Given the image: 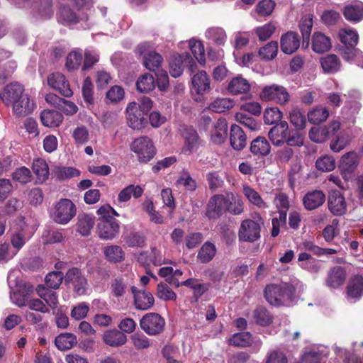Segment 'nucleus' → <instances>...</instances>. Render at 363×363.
Returning <instances> with one entry per match:
<instances>
[{
  "label": "nucleus",
  "mask_w": 363,
  "mask_h": 363,
  "mask_svg": "<svg viewBox=\"0 0 363 363\" xmlns=\"http://www.w3.org/2000/svg\"><path fill=\"white\" fill-rule=\"evenodd\" d=\"M0 99L6 106H11L13 113L18 116L30 113L35 106L28 94H24L23 85L17 82L7 84L0 92Z\"/></svg>",
  "instance_id": "f257e3e1"
},
{
  "label": "nucleus",
  "mask_w": 363,
  "mask_h": 363,
  "mask_svg": "<svg viewBox=\"0 0 363 363\" xmlns=\"http://www.w3.org/2000/svg\"><path fill=\"white\" fill-rule=\"evenodd\" d=\"M77 207L68 199H61L52 208L50 212L54 222L60 225H66L76 216Z\"/></svg>",
  "instance_id": "f03ea898"
},
{
  "label": "nucleus",
  "mask_w": 363,
  "mask_h": 363,
  "mask_svg": "<svg viewBox=\"0 0 363 363\" xmlns=\"http://www.w3.org/2000/svg\"><path fill=\"white\" fill-rule=\"evenodd\" d=\"M293 293L294 287L287 284H271L265 288L264 297L269 304L278 306L284 304L285 301L291 300Z\"/></svg>",
  "instance_id": "7ed1b4c3"
},
{
  "label": "nucleus",
  "mask_w": 363,
  "mask_h": 363,
  "mask_svg": "<svg viewBox=\"0 0 363 363\" xmlns=\"http://www.w3.org/2000/svg\"><path fill=\"white\" fill-rule=\"evenodd\" d=\"M263 221L261 217L257 220L245 219L241 222L238 230V239L242 242H254L260 237Z\"/></svg>",
  "instance_id": "20e7f679"
},
{
  "label": "nucleus",
  "mask_w": 363,
  "mask_h": 363,
  "mask_svg": "<svg viewBox=\"0 0 363 363\" xmlns=\"http://www.w3.org/2000/svg\"><path fill=\"white\" fill-rule=\"evenodd\" d=\"M65 282L72 286L74 292L78 295H84L88 289L87 279L77 267L69 269L65 275Z\"/></svg>",
  "instance_id": "39448f33"
},
{
  "label": "nucleus",
  "mask_w": 363,
  "mask_h": 363,
  "mask_svg": "<svg viewBox=\"0 0 363 363\" xmlns=\"http://www.w3.org/2000/svg\"><path fill=\"white\" fill-rule=\"evenodd\" d=\"M130 149L142 162H147L155 155V148L151 140L147 136L136 138L131 144Z\"/></svg>",
  "instance_id": "423d86ee"
},
{
  "label": "nucleus",
  "mask_w": 363,
  "mask_h": 363,
  "mask_svg": "<svg viewBox=\"0 0 363 363\" xmlns=\"http://www.w3.org/2000/svg\"><path fill=\"white\" fill-rule=\"evenodd\" d=\"M164 325V319L155 313H147L140 320L141 329L150 335H156L162 333Z\"/></svg>",
  "instance_id": "0eeeda50"
},
{
  "label": "nucleus",
  "mask_w": 363,
  "mask_h": 363,
  "mask_svg": "<svg viewBox=\"0 0 363 363\" xmlns=\"http://www.w3.org/2000/svg\"><path fill=\"white\" fill-rule=\"evenodd\" d=\"M126 116L128 125L133 129L140 130L147 124V115L135 102L128 104L126 108Z\"/></svg>",
  "instance_id": "6e6552de"
},
{
  "label": "nucleus",
  "mask_w": 363,
  "mask_h": 363,
  "mask_svg": "<svg viewBox=\"0 0 363 363\" xmlns=\"http://www.w3.org/2000/svg\"><path fill=\"white\" fill-rule=\"evenodd\" d=\"M261 97L264 101H273L283 105L289 101L290 96L283 86L272 84L263 88Z\"/></svg>",
  "instance_id": "1a4fd4ad"
},
{
  "label": "nucleus",
  "mask_w": 363,
  "mask_h": 363,
  "mask_svg": "<svg viewBox=\"0 0 363 363\" xmlns=\"http://www.w3.org/2000/svg\"><path fill=\"white\" fill-rule=\"evenodd\" d=\"M148 49L147 43H141L138 46V53L143 55L144 66L150 71L156 72L161 66L163 58L159 53Z\"/></svg>",
  "instance_id": "9d476101"
},
{
  "label": "nucleus",
  "mask_w": 363,
  "mask_h": 363,
  "mask_svg": "<svg viewBox=\"0 0 363 363\" xmlns=\"http://www.w3.org/2000/svg\"><path fill=\"white\" fill-rule=\"evenodd\" d=\"M227 194H217L212 196L206 208V215L210 219H217L227 211Z\"/></svg>",
  "instance_id": "9b49d317"
},
{
  "label": "nucleus",
  "mask_w": 363,
  "mask_h": 363,
  "mask_svg": "<svg viewBox=\"0 0 363 363\" xmlns=\"http://www.w3.org/2000/svg\"><path fill=\"white\" fill-rule=\"evenodd\" d=\"M182 135L184 139L182 152L185 155H189L196 152L201 145L196 130L192 127H184L182 129Z\"/></svg>",
  "instance_id": "f8f14e48"
},
{
  "label": "nucleus",
  "mask_w": 363,
  "mask_h": 363,
  "mask_svg": "<svg viewBox=\"0 0 363 363\" xmlns=\"http://www.w3.org/2000/svg\"><path fill=\"white\" fill-rule=\"evenodd\" d=\"M340 128L337 121H333L328 126L313 127L308 133L310 139L317 143L325 142L331 135H334Z\"/></svg>",
  "instance_id": "ddd939ff"
},
{
  "label": "nucleus",
  "mask_w": 363,
  "mask_h": 363,
  "mask_svg": "<svg viewBox=\"0 0 363 363\" xmlns=\"http://www.w3.org/2000/svg\"><path fill=\"white\" fill-rule=\"evenodd\" d=\"M48 84L65 97H70L73 94L69 82L60 72L50 74L48 77Z\"/></svg>",
  "instance_id": "4468645a"
},
{
  "label": "nucleus",
  "mask_w": 363,
  "mask_h": 363,
  "mask_svg": "<svg viewBox=\"0 0 363 363\" xmlns=\"http://www.w3.org/2000/svg\"><path fill=\"white\" fill-rule=\"evenodd\" d=\"M289 125L286 121H281L273 126L268 133V137L274 146L283 145L289 135Z\"/></svg>",
  "instance_id": "2eb2a0df"
},
{
  "label": "nucleus",
  "mask_w": 363,
  "mask_h": 363,
  "mask_svg": "<svg viewBox=\"0 0 363 363\" xmlns=\"http://www.w3.org/2000/svg\"><path fill=\"white\" fill-rule=\"evenodd\" d=\"M328 209L335 216H340L347 212V203L343 195L338 191L330 194L328 200Z\"/></svg>",
  "instance_id": "dca6fc26"
},
{
  "label": "nucleus",
  "mask_w": 363,
  "mask_h": 363,
  "mask_svg": "<svg viewBox=\"0 0 363 363\" xmlns=\"http://www.w3.org/2000/svg\"><path fill=\"white\" fill-rule=\"evenodd\" d=\"M99 235L104 240L114 238L119 232V224L115 218L103 220L97 224Z\"/></svg>",
  "instance_id": "f3484780"
},
{
  "label": "nucleus",
  "mask_w": 363,
  "mask_h": 363,
  "mask_svg": "<svg viewBox=\"0 0 363 363\" xmlns=\"http://www.w3.org/2000/svg\"><path fill=\"white\" fill-rule=\"evenodd\" d=\"M347 299L359 300L363 295V277L354 275L350 278L345 289Z\"/></svg>",
  "instance_id": "a211bd4d"
},
{
  "label": "nucleus",
  "mask_w": 363,
  "mask_h": 363,
  "mask_svg": "<svg viewBox=\"0 0 363 363\" xmlns=\"http://www.w3.org/2000/svg\"><path fill=\"white\" fill-rule=\"evenodd\" d=\"M132 293L134 295L135 306L139 310H148L155 303L152 294L145 290L137 291L135 286L131 287Z\"/></svg>",
  "instance_id": "6ab92c4d"
},
{
  "label": "nucleus",
  "mask_w": 363,
  "mask_h": 363,
  "mask_svg": "<svg viewBox=\"0 0 363 363\" xmlns=\"http://www.w3.org/2000/svg\"><path fill=\"white\" fill-rule=\"evenodd\" d=\"M302 201L306 210L313 211L324 203L325 195L322 191L313 190L306 194Z\"/></svg>",
  "instance_id": "aec40b11"
},
{
  "label": "nucleus",
  "mask_w": 363,
  "mask_h": 363,
  "mask_svg": "<svg viewBox=\"0 0 363 363\" xmlns=\"http://www.w3.org/2000/svg\"><path fill=\"white\" fill-rule=\"evenodd\" d=\"M346 279V272L345 269L340 266H335L332 267L325 279L327 286L332 289H337L342 285Z\"/></svg>",
  "instance_id": "412c9836"
},
{
  "label": "nucleus",
  "mask_w": 363,
  "mask_h": 363,
  "mask_svg": "<svg viewBox=\"0 0 363 363\" xmlns=\"http://www.w3.org/2000/svg\"><path fill=\"white\" fill-rule=\"evenodd\" d=\"M300 46V40L297 33L289 31L281 38V49L283 52L291 55Z\"/></svg>",
  "instance_id": "4be33fe9"
},
{
  "label": "nucleus",
  "mask_w": 363,
  "mask_h": 363,
  "mask_svg": "<svg viewBox=\"0 0 363 363\" xmlns=\"http://www.w3.org/2000/svg\"><path fill=\"white\" fill-rule=\"evenodd\" d=\"M250 152L258 157H264L271 152V145L264 137L259 136L250 144Z\"/></svg>",
  "instance_id": "5701e85b"
},
{
  "label": "nucleus",
  "mask_w": 363,
  "mask_h": 363,
  "mask_svg": "<svg viewBox=\"0 0 363 363\" xmlns=\"http://www.w3.org/2000/svg\"><path fill=\"white\" fill-rule=\"evenodd\" d=\"M32 9L34 15L41 18H49L53 15L52 0H34Z\"/></svg>",
  "instance_id": "b1692460"
},
{
  "label": "nucleus",
  "mask_w": 363,
  "mask_h": 363,
  "mask_svg": "<svg viewBox=\"0 0 363 363\" xmlns=\"http://www.w3.org/2000/svg\"><path fill=\"white\" fill-rule=\"evenodd\" d=\"M191 82L198 94H203L211 89L210 79L205 71H199L194 74Z\"/></svg>",
  "instance_id": "393cba45"
},
{
  "label": "nucleus",
  "mask_w": 363,
  "mask_h": 363,
  "mask_svg": "<svg viewBox=\"0 0 363 363\" xmlns=\"http://www.w3.org/2000/svg\"><path fill=\"white\" fill-rule=\"evenodd\" d=\"M230 145L233 149L242 150L246 145V135L242 129L238 125H232L230 133Z\"/></svg>",
  "instance_id": "a878e982"
},
{
  "label": "nucleus",
  "mask_w": 363,
  "mask_h": 363,
  "mask_svg": "<svg viewBox=\"0 0 363 363\" xmlns=\"http://www.w3.org/2000/svg\"><path fill=\"white\" fill-rule=\"evenodd\" d=\"M228 123L225 119L219 118L211 130V140L216 144L223 143L227 138Z\"/></svg>",
  "instance_id": "bb28decb"
},
{
  "label": "nucleus",
  "mask_w": 363,
  "mask_h": 363,
  "mask_svg": "<svg viewBox=\"0 0 363 363\" xmlns=\"http://www.w3.org/2000/svg\"><path fill=\"white\" fill-rule=\"evenodd\" d=\"M250 88V84L246 79L238 76L229 82L227 89L230 94L237 95L248 92Z\"/></svg>",
  "instance_id": "cd10ccee"
},
{
  "label": "nucleus",
  "mask_w": 363,
  "mask_h": 363,
  "mask_svg": "<svg viewBox=\"0 0 363 363\" xmlns=\"http://www.w3.org/2000/svg\"><path fill=\"white\" fill-rule=\"evenodd\" d=\"M332 47L330 39L322 33H315L312 38V49L316 53L328 51Z\"/></svg>",
  "instance_id": "c85d7f7f"
},
{
  "label": "nucleus",
  "mask_w": 363,
  "mask_h": 363,
  "mask_svg": "<svg viewBox=\"0 0 363 363\" xmlns=\"http://www.w3.org/2000/svg\"><path fill=\"white\" fill-rule=\"evenodd\" d=\"M103 340L111 347H119L126 342L127 337L123 333L114 329L106 331L104 333Z\"/></svg>",
  "instance_id": "c756f323"
},
{
  "label": "nucleus",
  "mask_w": 363,
  "mask_h": 363,
  "mask_svg": "<svg viewBox=\"0 0 363 363\" xmlns=\"http://www.w3.org/2000/svg\"><path fill=\"white\" fill-rule=\"evenodd\" d=\"M94 217L87 213H80L77 217V231L83 236H88L94 227Z\"/></svg>",
  "instance_id": "7c9ffc66"
},
{
  "label": "nucleus",
  "mask_w": 363,
  "mask_h": 363,
  "mask_svg": "<svg viewBox=\"0 0 363 363\" xmlns=\"http://www.w3.org/2000/svg\"><path fill=\"white\" fill-rule=\"evenodd\" d=\"M343 15L349 21H360L363 18V4L358 2L347 5L343 9Z\"/></svg>",
  "instance_id": "2f4dec72"
},
{
  "label": "nucleus",
  "mask_w": 363,
  "mask_h": 363,
  "mask_svg": "<svg viewBox=\"0 0 363 363\" xmlns=\"http://www.w3.org/2000/svg\"><path fill=\"white\" fill-rule=\"evenodd\" d=\"M43 124L48 127H57L63 120L61 113L54 110H44L40 114Z\"/></svg>",
  "instance_id": "473e14b6"
},
{
  "label": "nucleus",
  "mask_w": 363,
  "mask_h": 363,
  "mask_svg": "<svg viewBox=\"0 0 363 363\" xmlns=\"http://www.w3.org/2000/svg\"><path fill=\"white\" fill-rule=\"evenodd\" d=\"M177 187H183L186 191H194L198 186L196 181L192 178L190 173L183 169L179 175L177 180L175 182Z\"/></svg>",
  "instance_id": "72a5a7b5"
},
{
  "label": "nucleus",
  "mask_w": 363,
  "mask_h": 363,
  "mask_svg": "<svg viewBox=\"0 0 363 363\" xmlns=\"http://www.w3.org/2000/svg\"><path fill=\"white\" fill-rule=\"evenodd\" d=\"M321 67L325 73L333 74L338 72L341 67V62L334 54L328 55L320 59Z\"/></svg>",
  "instance_id": "f704fd0d"
},
{
  "label": "nucleus",
  "mask_w": 363,
  "mask_h": 363,
  "mask_svg": "<svg viewBox=\"0 0 363 363\" xmlns=\"http://www.w3.org/2000/svg\"><path fill=\"white\" fill-rule=\"evenodd\" d=\"M143 193V189L139 186H135L133 184H130L126 187L123 188L118 195V203H125L128 201L131 196L133 195L134 198L138 199L142 196Z\"/></svg>",
  "instance_id": "c9c22d12"
},
{
  "label": "nucleus",
  "mask_w": 363,
  "mask_h": 363,
  "mask_svg": "<svg viewBox=\"0 0 363 363\" xmlns=\"http://www.w3.org/2000/svg\"><path fill=\"white\" fill-rule=\"evenodd\" d=\"M77 342L76 336L69 333H61L55 337V344L60 350L72 348Z\"/></svg>",
  "instance_id": "e433bc0d"
},
{
  "label": "nucleus",
  "mask_w": 363,
  "mask_h": 363,
  "mask_svg": "<svg viewBox=\"0 0 363 363\" xmlns=\"http://www.w3.org/2000/svg\"><path fill=\"white\" fill-rule=\"evenodd\" d=\"M217 252L216 245L211 242H206L199 250L197 258L201 263H208L215 257Z\"/></svg>",
  "instance_id": "4c0bfd02"
},
{
  "label": "nucleus",
  "mask_w": 363,
  "mask_h": 363,
  "mask_svg": "<svg viewBox=\"0 0 363 363\" xmlns=\"http://www.w3.org/2000/svg\"><path fill=\"white\" fill-rule=\"evenodd\" d=\"M227 212L233 215H240L244 211V203L240 197L233 193L227 194Z\"/></svg>",
  "instance_id": "58836bf2"
},
{
  "label": "nucleus",
  "mask_w": 363,
  "mask_h": 363,
  "mask_svg": "<svg viewBox=\"0 0 363 363\" xmlns=\"http://www.w3.org/2000/svg\"><path fill=\"white\" fill-rule=\"evenodd\" d=\"M155 87L154 77L149 73L141 75L136 82L137 90L140 93H148Z\"/></svg>",
  "instance_id": "ea45409f"
},
{
  "label": "nucleus",
  "mask_w": 363,
  "mask_h": 363,
  "mask_svg": "<svg viewBox=\"0 0 363 363\" xmlns=\"http://www.w3.org/2000/svg\"><path fill=\"white\" fill-rule=\"evenodd\" d=\"M206 38L216 44L223 45L226 41V33L220 27H211L206 30Z\"/></svg>",
  "instance_id": "a19ab883"
},
{
  "label": "nucleus",
  "mask_w": 363,
  "mask_h": 363,
  "mask_svg": "<svg viewBox=\"0 0 363 363\" xmlns=\"http://www.w3.org/2000/svg\"><path fill=\"white\" fill-rule=\"evenodd\" d=\"M252 342V336L250 332L235 333L229 339L230 345L240 347L250 346Z\"/></svg>",
  "instance_id": "79ce46f5"
},
{
  "label": "nucleus",
  "mask_w": 363,
  "mask_h": 363,
  "mask_svg": "<svg viewBox=\"0 0 363 363\" xmlns=\"http://www.w3.org/2000/svg\"><path fill=\"white\" fill-rule=\"evenodd\" d=\"M123 239L125 245L129 247H142L145 243V236L138 231L127 233Z\"/></svg>",
  "instance_id": "37998d69"
},
{
  "label": "nucleus",
  "mask_w": 363,
  "mask_h": 363,
  "mask_svg": "<svg viewBox=\"0 0 363 363\" xmlns=\"http://www.w3.org/2000/svg\"><path fill=\"white\" fill-rule=\"evenodd\" d=\"M38 295L43 299L46 303L52 308H55L58 304L57 293L45 288L43 285H39L37 289Z\"/></svg>",
  "instance_id": "c03bdc74"
},
{
  "label": "nucleus",
  "mask_w": 363,
  "mask_h": 363,
  "mask_svg": "<svg viewBox=\"0 0 363 363\" xmlns=\"http://www.w3.org/2000/svg\"><path fill=\"white\" fill-rule=\"evenodd\" d=\"M106 258L111 262H121L124 260V252L118 245H111L104 249Z\"/></svg>",
  "instance_id": "a18cd8bd"
},
{
  "label": "nucleus",
  "mask_w": 363,
  "mask_h": 363,
  "mask_svg": "<svg viewBox=\"0 0 363 363\" xmlns=\"http://www.w3.org/2000/svg\"><path fill=\"white\" fill-rule=\"evenodd\" d=\"M33 171L40 182H43L49 177L48 165L43 159H37L33 161Z\"/></svg>",
  "instance_id": "49530a36"
},
{
  "label": "nucleus",
  "mask_w": 363,
  "mask_h": 363,
  "mask_svg": "<svg viewBox=\"0 0 363 363\" xmlns=\"http://www.w3.org/2000/svg\"><path fill=\"white\" fill-rule=\"evenodd\" d=\"M338 37L342 46L356 45L358 42V35L356 31L350 28H342L339 30Z\"/></svg>",
  "instance_id": "de8ad7c7"
},
{
  "label": "nucleus",
  "mask_w": 363,
  "mask_h": 363,
  "mask_svg": "<svg viewBox=\"0 0 363 363\" xmlns=\"http://www.w3.org/2000/svg\"><path fill=\"white\" fill-rule=\"evenodd\" d=\"M253 318L255 322L262 326H267L272 322V316L263 306H258L253 311Z\"/></svg>",
  "instance_id": "09e8293b"
},
{
  "label": "nucleus",
  "mask_w": 363,
  "mask_h": 363,
  "mask_svg": "<svg viewBox=\"0 0 363 363\" xmlns=\"http://www.w3.org/2000/svg\"><path fill=\"white\" fill-rule=\"evenodd\" d=\"M243 194L248 201L253 205L262 208L268 207L267 203L262 199L259 193L250 186L246 185L243 186Z\"/></svg>",
  "instance_id": "8fccbe9b"
},
{
  "label": "nucleus",
  "mask_w": 363,
  "mask_h": 363,
  "mask_svg": "<svg viewBox=\"0 0 363 363\" xmlns=\"http://www.w3.org/2000/svg\"><path fill=\"white\" fill-rule=\"evenodd\" d=\"M184 62V53L182 55H174L169 62V73L172 77L177 78L183 73Z\"/></svg>",
  "instance_id": "3c124183"
},
{
  "label": "nucleus",
  "mask_w": 363,
  "mask_h": 363,
  "mask_svg": "<svg viewBox=\"0 0 363 363\" xmlns=\"http://www.w3.org/2000/svg\"><path fill=\"white\" fill-rule=\"evenodd\" d=\"M42 238L44 244L62 243L65 240V235L60 230H46Z\"/></svg>",
  "instance_id": "603ef678"
},
{
  "label": "nucleus",
  "mask_w": 363,
  "mask_h": 363,
  "mask_svg": "<svg viewBox=\"0 0 363 363\" xmlns=\"http://www.w3.org/2000/svg\"><path fill=\"white\" fill-rule=\"evenodd\" d=\"M329 116V111L325 107L313 108L308 113V121L313 124H318L327 120Z\"/></svg>",
  "instance_id": "864d4df0"
},
{
  "label": "nucleus",
  "mask_w": 363,
  "mask_h": 363,
  "mask_svg": "<svg viewBox=\"0 0 363 363\" xmlns=\"http://www.w3.org/2000/svg\"><path fill=\"white\" fill-rule=\"evenodd\" d=\"M278 52V43L277 41H271L265 46L259 50V56L265 60H272L276 57Z\"/></svg>",
  "instance_id": "5fc2aeb1"
},
{
  "label": "nucleus",
  "mask_w": 363,
  "mask_h": 363,
  "mask_svg": "<svg viewBox=\"0 0 363 363\" xmlns=\"http://www.w3.org/2000/svg\"><path fill=\"white\" fill-rule=\"evenodd\" d=\"M341 165L343 171L353 172L358 165L357 154L354 152H350L344 155L342 157Z\"/></svg>",
  "instance_id": "6e6d98bb"
},
{
  "label": "nucleus",
  "mask_w": 363,
  "mask_h": 363,
  "mask_svg": "<svg viewBox=\"0 0 363 363\" xmlns=\"http://www.w3.org/2000/svg\"><path fill=\"white\" fill-rule=\"evenodd\" d=\"M234 106L233 100L228 98H218L213 101L209 108L216 113H222L232 108Z\"/></svg>",
  "instance_id": "4d7b16f0"
},
{
  "label": "nucleus",
  "mask_w": 363,
  "mask_h": 363,
  "mask_svg": "<svg viewBox=\"0 0 363 363\" xmlns=\"http://www.w3.org/2000/svg\"><path fill=\"white\" fill-rule=\"evenodd\" d=\"M289 120L296 130H303L306 126V117L298 108L290 111Z\"/></svg>",
  "instance_id": "13d9d810"
},
{
  "label": "nucleus",
  "mask_w": 363,
  "mask_h": 363,
  "mask_svg": "<svg viewBox=\"0 0 363 363\" xmlns=\"http://www.w3.org/2000/svg\"><path fill=\"white\" fill-rule=\"evenodd\" d=\"M157 296L158 298L163 301L176 300V294L170 289V287L165 283H159L157 289Z\"/></svg>",
  "instance_id": "bf43d9fd"
},
{
  "label": "nucleus",
  "mask_w": 363,
  "mask_h": 363,
  "mask_svg": "<svg viewBox=\"0 0 363 363\" xmlns=\"http://www.w3.org/2000/svg\"><path fill=\"white\" fill-rule=\"evenodd\" d=\"M189 48L194 57L201 64L205 62V50L204 47L201 41L191 40L189 41Z\"/></svg>",
  "instance_id": "052dcab7"
},
{
  "label": "nucleus",
  "mask_w": 363,
  "mask_h": 363,
  "mask_svg": "<svg viewBox=\"0 0 363 363\" xmlns=\"http://www.w3.org/2000/svg\"><path fill=\"white\" fill-rule=\"evenodd\" d=\"M65 276L60 271L50 272L45 278V284L50 289H58Z\"/></svg>",
  "instance_id": "680f3d73"
},
{
  "label": "nucleus",
  "mask_w": 363,
  "mask_h": 363,
  "mask_svg": "<svg viewBox=\"0 0 363 363\" xmlns=\"http://www.w3.org/2000/svg\"><path fill=\"white\" fill-rule=\"evenodd\" d=\"M282 113L277 107H271L265 109L264 121L266 124L272 125L281 121Z\"/></svg>",
  "instance_id": "e2e57ef3"
},
{
  "label": "nucleus",
  "mask_w": 363,
  "mask_h": 363,
  "mask_svg": "<svg viewBox=\"0 0 363 363\" xmlns=\"http://www.w3.org/2000/svg\"><path fill=\"white\" fill-rule=\"evenodd\" d=\"M235 120L250 130H256L258 128L257 121L251 116L244 112L237 113L235 116Z\"/></svg>",
  "instance_id": "0e129e2a"
},
{
  "label": "nucleus",
  "mask_w": 363,
  "mask_h": 363,
  "mask_svg": "<svg viewBox=\"0 0 363 363\" xmlns=\"http://www.w3.org/2000/svg\"><path fill=\"white\" fill-rule=\"evenodd\" d=\"M350 143V135L347 133H341L337 136V138L332 141L330 147L335 152H339L343 150Z\"/></svg>",
  "instance_id": "69168bd1"
},
{
  "label": "nucleus",
  "mask_w": 363,
  "mask_h": 363,
  "mask_svg": "<svg viewBox=\"0 0 363 363\" xmlns=\"http://www.w3.org/2000/svg\"><path fill=\"white\" fill-rule=\"evenodd\" d=\"M82 60V55L77 51L71 52L67 57L65 66L69 71L77 69Z\"/></svg>",
  "instance_id": "338daca9"
},
{
  "label": "nucleus",
  "mask_w": 363,
  "mask_h": 363,
  "mask_svg": "<svg viewBox=\"0 0 363 363\" xmlns=\"http://www.w3.org/2000/svg\"><path fill=\"white\" fill-rule=\"evenodd\" d=\"M265 363H288V359L283 351L274 349L266 355Z\"/></svg>",
  "instance_id": "774afa93"
}]
</instances>
